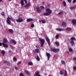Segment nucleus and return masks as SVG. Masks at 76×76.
<instances>
[{
    "label": "nucleus",
    "mask_w": 76,
    "mask_h": 76,
    "mask_svg": "<svg viewBox=\"0 0 76 76\" xmlns=\"http://www.w3.org/2000/svg\"><path fill=\"white\" fill-rule=\"evenodd\" d=\"M46 12H45L43 14L44 16H50L51 13H52V10L49 8H47L45 10Z\"/></svg>",
    "instance_id": "nucleus-1"
},
{
    "label": "nucleus",
    "mask_w": 76,
    "mask_h": 76,
    "mask_svg": "<svg viewBox=\"0 0 76 76\" xmlns=\"http://www.w3.org/2000/svg\"><path fill=\"white\" fill-rule=\"evenodd\" d=\"M8 42V40L7 39H6V38H4L3 40V42H2V45L3 47L5 48H8L9 47V45L7 44H5V43H7Z\"/></svg>",
    "instance_id": "nucleus-2"
},
{
    "label": "nucleus",
    "mask_w": 76,
    "mask_h": 76,
    "mask_svg": "<svg viewBox=\"0 0 76 76\" xmlns=\"http://www.w3.org/2000/svg\"><path fill=\"white\" fill-rule=\"evenodd\" d=\"M10 20H11L12 22H14V21L13 19L9 17H8L6 22L8 25H10V24L11 23V21H10Z\"/></svg>",
    "instance_id": "nucleus-3"
},
{
    "label": "nucleus",
    "mask_w": 76,
    "mask_h": 76,
    "mask_svg": "<svg viewBox=\"0 0 76 76\" xmlns=\"http://www.w3.org/2000/svg\"><path fill=\"white\" fill-rule=\"evenodd\" d=\"M39 40L40 42L41 47L42 48L45 43V40L42 39L41 38H39Z\"/></svg>",
    "instance_id": "nucleus-4"
},
{
    "label": "nucleus",
    "mask_w": 76,
    "mask_h": 76,
    "mask_svg": "<svg viewBox=\"0 0 76 76\" xmlns=\"http://www.w3.org/2000/svg\"><path fill=\"white\" fill-rule=\"evenodd\" d=\"M50 50L51 51H53L54 53H57L60 51V49L58 48H54L53 49V48H50Z\"/></svg>",
    "instance_id": "nucleus-5"
},
{
    "label": "nucleus",
    "mask_w": 76,
    "mask_h": 76,
    "mask_svg": "<svg viewBox=\"0 0 76 76\" xmlns=\"http://www.w3.org/2000/svg\"><path fill=\"white\" fill-rule=\"evenodd\" d=\"M16 21L18 23L22 22L23 21V20L22 19V18L19 17L18 18V19L16 20Z\"/></svg>",
    "instance_id": "nucleus-6"
},
{
    "label": "nucleus",
    "mask_w": 76,
    "mask_h": 76,
    "mask_svg": "<svg viewBox=\"0 0 76 76\" xmlns=\"http://www.w3.org/2000/svg\"><path fill=\"white\" fill-rule=\"evenodd\" d=\"M10 44H12V43H13V44H16V42L15 41V40L13 39H11L10 41Z\"/></svg>",
    "instance_id": "nucleus-7"
},
{
    "label": "nucleus",
    "mask_w": 76,
    "mask_h": 76,
    "mask_svg": "<svg viewBox=\"0 0 76 76\" xmlns=\"http://www.w3.org/2000/svg\"><path fill=\"white\" fill-rule=\"evenodd\" d=\"M46 41H47L49 46H50V44H51V43H50V39H49L48 37H46Z\"/></svg>",
    "instance_id": "nucleus-8"
},
{
    "label": "nucleus",
    "mask_w": 76,
    "mask_h": 76,
    "mask_svg": "<svg viewBox=\"0 0 76 76\" xmlns=\"http://www.w3.org/2000/svg\"><path fill=\"white\" fill-rule=\"evenodd\" d=\"M40 8L39 7L37 8V12L38 13H40L42 12V10L39 9Z\"/></svg>",
    "instance_id": "nucleus-9"
},
{
    "label": "nucleus",
    "mask_w": 76,
    "mask_h": 76,
    "mask_svg": "<svg viewBox=\"0 0 76 76\" xmlns=\"http://www.w3.org/2000/svg\"><path fill=\"white\" fill-rule=\"evenodd\" d=\"M3 63H6V64H7V66H10V62H9V61H4Z\"/></svg>",
    "instance_id": "nucleus-10"
},
{
    "label": "nucleus",
    "mask_w": 76,
    "mask_h": 76,
    "mask_svg": "<svg viewBox=\"0 0 76 76\" xmlns=\"http://www.w3.org/2000/svg\"><path fill=\"white\" fill-rule=\"evenodd\" d=\"M46 54L48 57V61L50 60V56H51V55L50 53H48L47 52L46 53Z\"/></svg>",
    "instance_id": "nucleus-11"
},
{
    "label": "nucleus",
    "mask_w": 76,
    "mask_h": 76,
    "mask_svg": "<svg viewBox=\"0 0 76 76\" xmlns=\"http://www.w3.org/2000/svg\"><path fill=\"white\" fill-rule=\"evenodd\" d=\"M24 72L26 75H31V73H30V72L26 70H24Z\"/></svg>",
    "instance_id": "nucleus-12"
},
{
    "label": "nucleus",
    "mask_w": 76,
    "mask_h": 76,
    "mask_svg": "<svg viewBox=\"0 0 76 76\" xmlns=\"http://www.w3.org/2000/svg\"><path fill=\"white\" fill-rule=\"evenodd\" d=\"M30 6H31V3L30 2H29V3H28V4H26L25 5L24 7H30Z\"/></svg>",
    "instance_id": "nucleus-13"
},
{
    "label": "nucleus",
    "mask_w": 76,
    "mask_h": 76,
    "mask_svg": "<svg viewBox=\"0 0 76 76\" xmlns=\"http://www.w3.org/2000/svg\"><path fill=\"white\" fill-rule=\"evenodd\" d=\"M32 21H33V19L32 18L27 19L26 20L27 22H31Z\"/></svg>",
    "instance_id": "nucleus-14"
},
{
    "label": "nucleus",
    "mask_w": 76,
    "mask_h": 76,
    "mask_svg": "<svg viewBox=\"0 0 76 76\" xmlns=\"http://www.w3.org/2000/svg\"><path fill=\"white\" fill-rule=\"evenodd\" d=\"M20 4H21V6L22 7L23 6H24L25 5V4H24V1L23 0H21L20 1Z\"/></svg>",
    "instance_id": "nucleus-15"
},
{
    "label": "nucleus",
    "mask_w": 76,
    "mask_h": 76,
    "mask_svg": "<svg viewBox=\"0 0 76 76\" xmlns=\"http://www.w3.org/2000/svg\"><path fill=\"white\" fill-rule=\"evenodd\" d=\"M71 44L72 46H74V45H75V42L73 40H72L71 41Z\"/></svg>",
    "instance_id": "nucleus-16"
},
{
    "label": "nucleus",
    "mask_w": 76,
    "mask_h": 76,
    "mask_svg": "<svg viewBox=\"0 0 76 76\" xmlns=\"http://www.w3.org/2000/svg\"><path fill=\"white\" fill-rule=\"evenodd\" d=\"M72 29V28L70 27H67L66 28L65 30L68 31H70Z\"/></svg>",
    "instance_id": "nucleus-17"
},
{
    "label": "nucleus",
    "mask_w": 76,
    "mask_h": 76,
    "mask_svg": "<svg viewBox=\"0 0 76 76\" xmlns=\"http://www.w3.org/2000/svg\"><path fill=\"white\" fill-rule=\"evenodd\" d=\"M72 22L73 25H76V19L73 20H72Z\"/></svg>",
    "instance_id": "nucleus-18"
},
{
    "label": "nucleus",
    "mask_w": 76,
    "mask_h": 76,
    "mask_svg": "<svg viewBox=\"0 0 76 76\" xmlns=\"http://www.w3.org/2000/svg\"><path fill=\"white\" fill-rule=\"evenodd\" d=\"M9 32L11 34H13V30L12 29H10L9 30Z\"/></svg>",
    "instance_id": "nucleus-19"
},
{
    "label": "nucleus",
    "mask_w": 76,
    "mask_h": 76,
    "mask_svg": "<svg viewBox=\"0 0 76 76\" xmlns=\"http://www.w3.org/2000/svg\"><path fill=\"white\" fill-rule=\"evenodd\" d=\"M67 25V24L64 21L62 23V26H66Z\"/></svg>",
    "instance_id": "nucleus-20"
},
{
    "label": "nucleus",
    "mask_w": 76,
    "mask_h": 76,
    "mask_svg": "<svg viewBox=\"0 0 76 76\" xmlns=\"http://www.w3.org/2000/svg\"><path fill=\"white\" fill-rule=\"evenodd\" d=\"M70 9L71 10H75V9H76V5L74 7H70Z\"/></svg>",
    "instance_id": "nucleus-21"
},
{
    "label": "nucleus",
    "mask_w": 76,
    "mask_h": 76,
    "mask_svg": "<svg viewBox=\"0 0 76 76\" xmlns=\"http://www.w3.org/2000/svg\"><path fill=\"white\" fill-rule=\"evenodd\" d=\"M70 39L72 41H76V38L75 37H72L70 38Z\"/></svg>",
    "instance_id": "nucleus-22"
},
{
    "label": "nucleus",
    "mask_w": 76,
    "mask_h": 76,
    "mask_svg": "<svg viewBox=\"0 0 76 76\" xmlns=\"http://www.w3.org/2000/svg\"><path fill=\"white\" fill-rule=\"evenodd\" d=\"M28 64L29 66H32L33 65V63L31 61H29L28 62Z\"/></svg>",
    "instance_id": "nucleus-23"
},
{
    "label": "nucleus",
    "mask_w": 76,
    "mask_h": 76,
    "mask_svg": "<svg viewBox=\"0 0 76 76\" xmlns=\"http://www.w3.org/2000/svg\"><path fill=\"white\" fill-rule=\"evenodd\" d=\"M55 43L57 47H58V46H60V43H59V42H56Z\"/></svg>",
    "instance_id": "nucleus-24"
},
{
    "label": "nucleus",
    "mask_w": 76,
    "mask_h": 76,
    "mask_svg": "<svg viewBox=\"0 0 76 76\" xmlns=\"http://www.w3.org/2000/svg\"><path fill=\"white\" fill-rule=\"evenodd\" d=\"M57 31H64V30L62 29H60V28H57L56 29Z\"/></svg>",
    "instance_id": "nucleus-25"
},
{
    "label": "nucleus",
    "mask_w": 76,
    "mask_h": 76,
    "mask_svg": "<svg viewBox=\"0 0 76 76\" xmlns=\"http://www.w3.org/2000/svg\"><path fill=\"white\" fill-rule=\"evenodd\" d=\"M1 53L3 56H4V54H5V51L4 50H2L1 51Z\"/></svg>",
    "instance_id": "nucleus-26"
},
{
    "label": "nucleus",
    "mask_w": 76,
    "mask_h": 76,
    "mask_svg": "<svg viewBox=\"0 0 76 76\" xmlns=\"http://www.w3.org/2000/svg\"><path fill=\"white\" fill-rule=\"evenodd\" d=\"M69 51L71 53V54H73V53L72 52H73V49L72 48H70L69 49Z\"/></svg>",
    "instance_id": "nucleus-27"
},
{
    "label": "nucleus",
    "mask_w": 76,
    "mask_h": 76,
    "mask_svg": "<svg viewBox=\"0 0 76 76\" xmlns=\"http://www.w3.org/2000/svg\"><path fill=\"white\" fill-rule=\"evenodd\" d=\"M67 76V71H66V70H65V72L64 75V76Z\"/></svg>",
    "instance_id": "nucleus-28"
},
{
    "label": "nucleus",
    "mask_w": 76,
    "mask_h": 76,
    "mask_svg": "<svg viewBox=\"0 0 76 76\" xmlns=\"http://www.w3.org/2000/svg\"><path fill=\"white\" fill-rule=\"evenodd\" d=\"M13 60L14 62H16L17 61V59L15 57L13 58Z\"/></svg>",
    "instance_id": "nucleus-29"
},
{
    "label": "nucleus",
    "mask_w": 76,
    "mask_h": 76,
    "mask_svg": "<svg viewBox=\"0 0 76 76\" xmlns=\"http://www.w3.org/2000/svg\"><path fill=\"white\" fill-rule=\"evenodd\" d=\"M55 38L56 39H58V38H59V34H57Z\"/></svg>",
    "instance_id": "nucleus-30"
},
{
    "label": "nucleus",
    "mask_w": 76,
    "mask_h": 76,
    "mask_svg": "<svg viewBox=\"0 0 76 76\" xmlns=\"http://www.w3.org/2000/svg\"><path fill=\"white\" fill-rule=\"evenodd\" d=\"M40 7L42 10H45V7H44V6H40Z\"/></svg>",
    "instance_id": "nucleus-31"
},
{
    "label": "nucleus",
    "mask_w": 76,
    "mask_h": 76,
    "mask_svg": "<svg viewBox=\"0 0 76 76\" xmlns=\"http://www.w3.org/2000/svg\"><path fill=\"white\" fill-rule=\"evenodd\" d=\"M60 75H64V72L61 71H60L59 73Z\"/></svg>",
    "instance_id": "nucleus-32"
},
{
    "label": "nucleus",
    "mask_w": 76,
    "mask_h": 76,
    "mask_svg": "<svg viewBox=\"0 0 76 76\" xmlns=\"http://www.w3.org/2000/svg\"><path fill=\"white\" fill-rule=\"evenodd\" d=\"M35 51L37 53H38L39 52V50L38 49H35Z\"/></svg>",
    "instance_id": "nucleus-33"
},
{
    "label": "nucleus",
    "mask_w": 76,
    "mask_h": 76,
    "mask_svg": "<svg viewBox=\"0 0 76 76\" xmlns=\"http://www.w3.org/2000/svg\"><path fill=\"white\" fill-rule=\"evenodd\" d=\"M63 3L64 4V6H66L67 4H66V2H65L64 1H63Z\"/></svg>",
    "instance_id": "nucleus-34"
},
{
    "label": "nucleus",
    "mask_w": 76,
    "mask_h": 76,
    "mask_svg": "<svg viewBox=\"0 0 76 76\" xmlns=\"http://www.w3.org/2000/svg\"><path fill=\"white\" fill-rule=\"evenodd\" d=\"M37 60L38 61H39V60H40V58H39V56H37Z\"/></svg>",
    "instance_id": "nucleus-35"
},
{
    "label": "nucleus",
    "mask_w": 76,
    "mask_h": 76,
    "mask_svg": "<svg viewBox=\"0 0 76 76\" xmlns=\"http://www.w3.org/2000/svg\"><path fill=\"white\" fill-rule=\"evenodd\" d=\"M42 23H46V21L45 20H42Z\"/></svg>",
    "instance_id": "nucleus-36"
},
{
    "label": "nucleus",
    "mask_w": 76,
    "mask_h": 76,
    "mask_svg": "<svg viewBox=\"0 0 76 76\" xmlns=\"http://www.w3.org/2000/svg\"><path fill=\"white\" fill-rule=\"evenodd\" d=\"M1 15H2L3 16H5V14L4 12H2L1 14Z\"/></svg>",
    "instance_id": "nucleus-37"
},
{
    "label": "nucleus",
    "mask_w": 76,
    "mask_h": 76,
    "mask_svg": "<svg viewBox=\"0 0 76 76\" xmlns=\"http://www.w3.org/2000/svg\"><path fill=\"white\" fill-rule=\"evenodd\" d=\"M61 63L62 64H64V65L65 64V61H61Z\"/></svg>",
    "instance_id": "nucleus-38"
},
{
    "label": "nucleus",
    "mask_w": 76,
    "mask_h": 76,
    "mask_svg": "<svg viewBox=\"0 0 76 76\" xmlns=\"http://www.w3.org/2000/svg\"><path fill=\"white\" fill-rule=\"evenodd\" d=\"M10 47H11V49H12V50H14V49H15V47L13 46L12 45H10Z\"/></svg>",
    "instance_id": "nucleus-39"
},
{
    "label": "nucleus",
    "mask_w": 76,
    "mask_h": 76,
    "mask_svg": "<svg viewBox=\"0 0 76 76\" xmlns=\"http://www.w3.org/2000/svg\"><path fill=\"white\" fill-rule=\"evenodd\" d=\"M20 76H24V75H23V73H20Z\"/></svg>",
    "instance_id": "nucleus-40"
},
{
    "label": "nucleus",
    "mask_w": 76,
    "mask_h": 76,
    "mask_svg": "<svg viewBox=\"0 0 76 76\" xmlns=\"http://www.w3.org/2000/svg\"><path fill=\"white\" fill-rule=\"evenodd\" d=\"M32 53L33 54H36V52L35 50H33L32 51Z\"/></svg>",
    "instance_id": "nucleus-41"
},
{
    "label": "nucleus",
    "mask_w": 76,
    "mask_h": 76,
    "mask_svg": "<svg viewBox=\"0 0 76 76\" xmlns=\"http://www.w3.org/2000/svg\"><path fill=\"white\" fill-rule=\"evenodd\" d=\"M31 28H34V24L33 23L31 24Z\"/></svg>",
    "instance_id": "nucleus-42"
},
{
    "label": "nucleus",
    "mask_w": 76,
    "mask_h": 76,
    "mask_svg": "<svg viewBox=\"0 0 76 76\" xmlns=\"http://www.w3.org/2000/svg\"><path fill=\"white\" fill-rule=\"evenodd\" d=\"M22 63V62L21 61H19L17 63V65H19V64H20Z\"/></svg>",
    "instance_id": "nucleus-43"
},
{
    "label": "nucleus",
    "mask_w": 76,
    "mask_h": 76,
    "mask_svg": "<svg viewBox=\"0 0 76 76\" xmlns=\"http://www.w3.org/2000/svg\"><path fill=\"white\" fill-rule=\"evenodd\" d=\"M63 13V11H61V12H59L58 13V15H61V14H62V13Z\"/></svg>",
    "instance_id": "nucleus-44"
},
{
    "label": "nucleus",
    "mask_w": 76,
    "mask_h": 76,
    "mask_svg": "<svg viewBox=\"0 0 76 76\" xmlns=\"http://www.w3.org/2000/svg\"><path fill=\"white\" fill-rule=\"evenodd\" d=\"M39 72L37 71V72H36L35 75H39Z\"/></svg>",
    "instance_id": "nucleus-45"
},
{
    "label": "nucleus",
    "mask_w": 76,
    "mask_h": 76,
    "mask_svg": "<svg viewBox=\"0 0 76 76\" xmlns=\"http://www.w3.org/2000/svg\"><path fill=\"white\" fill-rule=\"evenodd\" d=\"M67 1L69 3H71L72 2V0H67Z\"/></svg>",
    "instance_id": "nucleus-46"
},
{
    "label": "nucleus",
    "mask_w": 76,
    "mask_h": 76,
    "mask_svg": "<svg viewBox=\"0 0 76 76\" xmlns=\"http://www.w3.org/2000/svg\"><path fill=\"white\" fill-rule=\"evenodd\" d=\"M76 2V0H74L73 1V3H75Z\"/></svg>",
    "instance_id": "nucleus-47"
},
{
    "label": "nucleus",
    "mask_w": 76,
    "mask_h": 76,
    "mask_svg": "<svg viewBox=\"0 0 76 76\" xmlns=\"http://www.w3.org/2000/svg\"><path fill=\"white\" fill-rule=\"evenodd\" d=\"M34 76H41V75H34Z\"/></svg>",
    "instance_id": "nucleus-48"
},
{
    "label": "nucleus",
    "mask_w": 76,
    "mask_h": 76,
    "mask_svg": "<svg viewBox=\"0 0 76 76\" xmlns=\"http://www.w3.org/2000/svg\"><path fill=\"white\" fill-rule=\"evenodd\" d=\"M73 69L74 70H76V66H74L73 67Z\"/></svg>",
    "instance_id": "nucleus-49"
},
{
    "label": "nucleus",
    "mask_w": 76,
    "mask_h": 76,
    "mask_svg": "<svg viewBox=\"0 0 76 76\" xmlns=\"http://www.w3.org/2000/svg\"><path fill=\"white\" fill-rule=\"evenodd\" d=\"M42 5H44V4H45V2L43 1L42 3Z\"/></svg>",
    "instance_id": "nucleus-50"
},
{
    "label": "nucleus",
    "mask_w": 76,
    "mask_h": 76,
    "mask_svg": "<svg viewBox=\"0 0 76 76\" xmlns=\"http://www.w3.org/2000/svg\"><path fill=\"white\" fill-rule=\"evenodd\" d=\"M36 47L37 48H39V45H36Z\"/></svg>",
    "instance_id": "nucleus-51"
},
{
    "label": "nucleus",
    "mask_w": 76,
    "mask_h": 76,
    "mask_svg": "<svg viewBox=\"0 0 76 76\" xmlns=\"http://www.w3.org/2000/svg\"><path fill=\"white\" fill-rule=\"evenodd\" d=\"M73 60H76V57H75L73 58Z\"/></svg>",
    "instance_id": "nucleus-52"
},
{
    "label": "nucleus",
    "mask_w": 76,
    "mask_h": 76,
    "mask_svg": "<svg viewBox=\"0 0 76 76\" xmlns=\"http://www.w3.org/2000/svg\"><path fill=\"white\" fill-rule=\"evenodd\" d=\"M9 53H12V51H11V50H9Z\"/></svg>",
    "instance_id": "nucleus-53"
},
{
    "label": "nucleus",
    "mask_w": 76,
    "mask_h": 76,
    "mask_svg": "<svg viewBox=\"0 0 76 76\" xmlns=\"http://www.w3.org/2000/svg\"><path fill=\"white\" fill-rule=\"evenodd\" d=\"M2 44H3V43H2L0 42V46H1L2 45Z\"/></svg>",
    "instance_id": "nucleus-54"
},
{
    "label": "nucleus",
    "mask_w": 76,
    "mask_h": 76,
    "mask_svg": "<svg viewBox=\"0 0 76 76\" xmlns=\"http://www.w3.org/2000/svg\"><path fill=\"white\" fill-rule=\"evenodd\" d=\"M15 69H16V70H17V69H18V68L16 66H15Z\"/></svg>",
    "instance_id": "nucleus-55"
},
{
    "label": "nucleus",
    "mask_w": 76,
    "mask_h": 76,
    "mask_svg": "<svg viewBox=\"0 0 76 76\" xmlns=\"http://www.w3.org/2000/svg\"><path fill=\"white\" fill-rule=\"evenodd\" d=\"M50 5H50V4H48V6H49V7H50Z\"/></svg>",
    "instance_id": "nucleus-56"
},
{
    "label": "nucleus",
    "mask_w": 76,
    "mask_h": 76,
    "mask_svg": "<svg viewBox=\"0 0 76 76\" xmlns=\"http://www.w3.org/2000/svg\"><path fill=\"white\" fill-rule=\"evenodd\" d=\"M42 22V20H39V22Z\"/></svg>",
    "instance_id": "nucleus-57"
},
{
    "label": "nucleus",
    "mask_w": 76,
    "mask_h": 76,
    "mask_svg": "<svg viewBox=\"0 0 76 76\" xmlns=\"http://www.w3.org/2000/svg\"><path fill=\"white\" fill-rule=\"evenodd\" d=\"M2 0H0V2H1V1H2Z\"/></svg>",
    "instance_id": "nucleus-58"
},
{
    "label": "nucleus",
    "mask_w": 76,
    "mask_h": 76,
    "mask_svg": "<svg viewBox=\"0 0 76 76\" xmlns=\"http://www.w3.org/2000/svg\"><path fill=\"white\" fill-rule=\"evenodd\" d=\"M1 25V22H0V26Z\"/></svg>",
    "instance_id": "nucleus-59"
},
{
    "label": "nucleus",
    "mask_w": 76,
    "mask_h": 76,
    "mask_svg": "<svg viewBox=\"0 0 76 76\" xmlns=\"http://www.w3.org/2000/svg\"><path fill=\"white\" fill-rule=\"evenodd\" d=\"M67 53H68V54H69V53L68 52H67Z\"/></svg>",
    "instance_id": "nucleus-60"
},
{
    "label": "nucleus",
    "mask_w": 76,
    "mask_h": 76,
    "mask_svg": "<svg viewBox=\"0 0 76 76\" xmlns=\"http://www.w3.org/2000/svg\"><path fill=\"white\" fill-rule=\"evenodd\" d=\"M48 76H51V75H49Z\"/></svg>",
    "instance_id": "nucleus-61"
},
{
    "label": "nucleus",
    "mask_w": 76,
    "mask_h": 76,
    "mask_svg": "<svg viewBox=\"0 0 76 76\" xmlns=\"http://www.w3.org/2000/svg\"><path fill=\"white\" fill-rule=\"evenodd\" d=\"M60 1H63V0H60Z\"/></svg>",
    "instance_id": "nucleus-62"
},
{
    "label": "nucleus",
    "mask_w": 76,
    "mask_h": 76,
    "mask_svg": "<svg viewBox=\"0 0 76 76\" xmlns=\"http://www.w3.org/2000/svg\"><path fill=\"white\" fill-rule=\"evenodd\" d=\"M15 13H16V11H15Z\"/></svg>",
    "instance_id": "nucleus-63"
},
{
    "label": "nucleus",
    "mask_w": 76,
    "mask_h": 76,
    "mask_svg": "<svg viewBox=\"0 0 76 76\" xmlns=\"http://www.w3.org/2000/svg\"><path fill=\"white\" fill-rule=\"evenodd\" d=\"M11 0H9V1H11Z\"/></svg>",
    "instance_id": "nucleus-64"
}]
</instances>
